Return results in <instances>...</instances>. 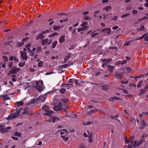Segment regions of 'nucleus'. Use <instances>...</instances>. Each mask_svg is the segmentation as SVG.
<instances>
[{"label":"nucleus","mask_w":148,"mask_h":148,"mask_svg":"<svg viewBox=\"0 0 148 148\" xmlns=\"http://www.w3.org/2000/svg\"><path fill=\"white\" fill-rule=\"evenodd\" d=\"M16 44L17 45V46L18 47H21V46L23 45L24 44V43H22V42H18L16 43Z\"/></svg>","instance_id":"obj_35"},{"label":"nucleus","mask_w":148,"mask_h":148,"mask_svg":"<svg viewBox=\"0 0 148 148\" xmlns=\"http://www.w3.org/2000/svg\"><path fill=\"white\" fill-rule=\"evenodd\" d=\"M62 106H64L65 108H67L69 107V106L67 105H66L65 103H63V105H62Z\"/></svg>","instance_id":"obj_57"},{"label":"nucleus","mask_w":148,"mask_h":148,"mask_svg":"<svg viewBox=\"0 0 148 148\" xmlns=\"http://www.w3.org/2000/svg\"><path fill=\"white\" fill-rule=\"evenodd\" d=\"M58 43V41H55L52 44V47L53 48H55L56 46Z\"/></svg>","instance_id":"obj_28"},{"label":"nucleus","mask_w":148,"mask_h":148,"mask_svg":"<svg viewBox=\"0 0 148 148\" xmlns=\"http://www.w3.org/2000/svg\"><path fill=\"white\" fill-rule=\"evenodd\" d=\"M57 68L58 69V70L60 71L63 68L62 65L58 66Z\"/></svg>","instance_id":"obj_47"},{"label":"nucleus","mask_w":148,"mask_h":148,"mask_svg":"<svg viewBox=\"0 0 148 148\" xmlns=\"http://www.w3.org/2000/svg\"><path fill=\"white\" fill-rule=\"evenodd\" d=\"M127 62V61L125 60H123L122 61H121V64L123 65L126 64Z\"/></svg>","instance_id":"obj_44"},{"label":"nucleus","mask_w":148,"mask_h":148,"mask_svg":"<svg viewBox=\"0 0 148 148\" xmlns=\"http://www.w3.org/2000/svg\"><path fill=\"white\" fill-rule=\"evenodd\" d=\"M21 52V57L22 59L26 61L27 60V57L26 52L22 51H20V53Z\"/></svg>","instance_id":"obj_11"},{"label":"nucleus","mask_w":148,"mask_h":148,"mask_svg":"<svg viewBox=\"0 0 148 148\" xmlns=\"http://www.w3.org/2000/svg\"><path fill=\"white\" fill-rule=\"evenodd\" d=\"M45 36H46L45 34H39L38 37H45Z\"/></svg>","instance_id":"obj_46"},{"label":"nucleus","mask_w":148,"mask_h":148,"mask_svg":"<svg viewBox=\"0 0 148 148\" xmlns=\"http://www.w3.org/2000/svg\"><path fill=\"white\" fill-rule=\"evenodd\" d=\"M111 29L110 28H107L102 29L101 32L103 34H109L111 33Z\"/></svg>","instance_id":"obj_10"},{"label":"nucleus","mask_w":148,"mask_h":148,"mask_svg":"<svg viewBox=\"0 0 148 148\" xmlns=\"http://www.w3.org/2000/svg\"><path fill=\"white\" fill-rule=\"evenodd\" d=\"M25 64V62H24L23 63H19L18 64V65L20 67H23Z\"/></svg>","instance_id":"obj_38"},{"label":"nucleus","mask_w":148,"mask_h":148,"mask_svg":"<svg viewBox=\"0 0 148 148\" xmlns=\"http://www.w3.org/2000/svg\"><path fill=\"white\" fill-rule=\"evenodd\" d=\"M142 82H143L142 81H139L138 82V83L137 85V88L140 87L141 86L142 83Z\"/></svg>","instance_id":"obj_34"},{"label":"nucleus","mask_w":148,"mask_h":148,"mask_svg":"<svg viewBox=\"0 0 148 148\" xmlns=\"http://www.w3.org/2000/svg\"><path fill=\"white\" fill-rule=\"evenodd\" d=\"M42 110L46 112L43 114L44 115H48L50 116L51 114H52L53 111L52 110H50L49 107L46 105H45L42 107Z\"/></svg>","instance_id":"obj_2"},{"label":"nucleus","mask_w":148,"mask_h":148,"mask_svg":"<svg viewBox=\"0 0 148 148\" xmlns=\"http://www.w3.org/2000/svg\"><path fill=\"white\" fill-rule=\"evenodd\" d=\"M129 15V14H125L123 15L122 16H121V17L122 18H123L124 17H126L127 16Z\"/></svg>","instance_id":"obj_60"},{"label":"nucleus","mask_w":148,"mask_h":148,"mask_svg":"<svg viewBox=\"0 0 148 148\" xmlns=\"http://www.w3.org/2000/svg\"><path fill=\"white\" fill-rule=\"evenodd\" d=\"M101 89L105 91L108 90V86L107 85H104L101 86Z\"/></svg>","instance_id":"obj_19"},{"label":"nucleus","mask_w":148,"mask_h":148,"mask_svg":"<svg viewBox=\"0 0 148 148\" xmlns=\"http://www.w3.org/2000/svg\"><path fill=\"white\" fill-rule=\"evenodd\" d=\"M41 50V48L40 47H38L36 49V52L37 53L40 52Z\"/></svg>","instance_id":"obj_41"},{"label":"nucleus","mask_w":148,"mask_h":148,"mask_svg":"<svg viewBox=\"0 0 148 148\" xmlns=\"http://www.w3.org/2000/svg\"><path fill=\"white\" fill-rule=\"evenodd\" d=\"M127 71L128 73H129L132 70V68H131L127 67Z\"/></svg>","instance_id":"obj_54"},{"label":"nucleus","mask_w":148,"mask_h":148,"mask_svg":"<svg viewBox=\"0 0 148 148\" xmlns=\"http://www.w3.org/2000/svg\"><path fill=\"white\" fill-rule=\"evenodd\" d=\"M141 123L142 124V128H143L145 125L146 123L145 122V121L143 120H142L141 121Z\"/></svg>","instance_id":"obj_31"},{"label":"nucleus","mask_w":148,"mask_h":148,"mask_svg":"<svg viewBox=\"0 0 148 148\" xmlns=\"http://www.w3.org/2000/svg\"><path fill=\"white\" fill-rule=\"evenodd\" d=\"M3 59L6 62H7L8 61V57L5 56H2Z\"/></svg>","instance_id":"obj_36"},{"label":"nucleus","mask_w":148,"mask_h":148,"mask_svg":"<svg viewBox=\"0 0 148 148\" xmlns=\"http://www.w3.org/2000/svg\"><path fill=\"white\" fill-rule=\"evenodd\" d=\"M111 99L112 100H119L120 99V98H118L117 97H113L112 98H111Z\"/></svg>","instance_id":"obj_43"},{"label":"nucleus","mask_w":148,"mask_h":148,"mask_svg":"<svg viewBox=\"0 0 148 148\" xmlns=\"http://www.w3.org/2000/svg\"><path fill=\"white\" fill-rule=\"evenodd\" d=\"M71 55V53H69V55L64 58V63H66V62L67 61L69 60V59L70 58Z\"/></svg>","instance_id":"obj_16"},{"label":"nucleus","mask_w":148,"mask_h":148,"mask_svg":"<svg viewBox=\"0 0 148 148\" xmlns=\"http://www.w3.org/2000/svg\"><path fill=\"white\" fill-rule=\"evenodd\" d=\"M87 25L88 23L86 22H84L82 23L81 24V26L82 27L78 28L77 30V32H79L82 31L80 34H83V31L85 30L87 28Z\"/></svg>","instance_id":"obj_4"},{"label":"nucleus","mask_w":148,"mask_h":148,"mask_svg":"<svg viewBox=\"0 0 148 148\" xmlns=\"http://www.w3.org/2000/svg\"><path fill=\"white\" fill-rule=\"evenodd\" d=\"M61 137L63 140L65 142H66L69 139L68 135L65 132H60Z\"/></svg>","instance_id":"obj_8"},{"label":"nucleus","mask_w":148,"mask_h":148,"mask_svg":"<svg viewBox=\"0 0 148 148\" xmlns=\"http://www.w3.org/2000/svg\"><path fill=\"white\" fill-rule=\"evenodd\" d=\"M58 34L57 33L55 32L54 33L51 34L49 36V37H53L54 36H58Z\"/></svg>","instance_id":"obj_37"},{"label":"nucleus","mask_w":148,"mask_h":148,"mask_svg":"<svg viewBox=\"0 0 148 148\" xmlns=\"http://www.w3.org/2000/svg\"><path fill=\"white\" fill-rule=\"evenodd\" d=\"M79 147L80 148H87L86 145L83 144H81L79 146Z\"/></svg>","instance_id":"obj_39"},{"label":"nucleus","mask_w":148,"mask_h":148,"mask_svg":"<svg viewBox=\"0 0 148 148\" xmlns=\"http://www.w3.org/2000/svg\"><path fill=\"white\" fill-rule=\"evenodd\" d=\"M65 41L64 38H60L59 41L60 43H61L64 42Z\"/></svg>","instance_id":"obj_40"},{"label":"nucleus","mask_w":148,"mask_h":148,"mask_svg":"<svg viewBox=\"0 0 148 148\" xmlns=\"http://www.w3.org/2000/svg\"><path fill=\"white\" fill-rule=\"evenodd\" d=\"M97 111V110L96 108H95L94 110H91L90 111L89 113L90 114H92L94 112Z\"/></svg>","instance_id":"obj_49"},{"label":"nucleus","mask_w":148,"mask_h":148,"mask_svg":"<svg viewBox=\"0 0 148 148\" xmlns=\"http://www.w3.org/2000/svg\"><path fill=\"white\" fill-rule=\"evenodd\" d=\"M119 27L118 26H115L112 28V29L114 30H116L118 29Z\"/></svg>","instance_id":"obj_63"},{"label":"nucleus","mask_w":148,"mask_h":148,"mask_svg":"<svg viewBox=\"0 0 148 148\" xmlns=\"http://www.w3.org/2000/svg\"><path fill=\"white\" fill-rule=\"evenodd\" d=\"M101 74V73L100 72L98 71L95 74V76L99 75Z\"/></svg>","instance_id":"obj_56"},{"label":"nucleus","mask_w":148,"mask_h":148,"mask_svg":"<svg viewBox=\"0 0 148 148\" xmlns=\"http://www.w3.org/2000/svg\"><path fill=\"white\" fill-rule=\"evenodd\" d=\"M21 134H22L21 133L18 132H15L14 135V136H17L20 137L21 136Z\"/></svg>","instance_id":"obj_32"},{"label":"nucleus","mask_w":148,"mask_h":148,"mask_svg":"<svg viewBox=\"0 0 148 148\" xmlns=\"http://www.w3.org/2000/svg\"><path fill=\"white\" fill-rule=\"evenodd\" d=\"M121 60H119L116 62V65H119L120 64H121Z\"/></svg>","instance_id":"obj_50"},{"label":"nucleus","mask_w":148,"mask_h":148,"mask_svg":"<svg viewBox=\"0 0 148 148\" xmlns=\"http://www.w3.org/2000/svg\"><path fill=\"white\" fill-rule=\"evenodd\" d=\"M12 139L14 140H18V138H17L16 137L12 136L11 137Z\"/></svg>","instance_id":"obj_58"},{"label":"nucleus","mask_w":148,"mask_h":148,"mask_svg":"<svg viewBox=\"0 0 148 148\" xmlns=\"http://www.w3.org/2000/svg\"><path fill=\"white\" fill-rule=\"evenodd\" d=\"M16 103L17 104V106L16 107L17 108H18L20 106H22L23 104V101L16 102Z\"/></svg>","instance_id":"obj_23"},{"label":"nucleus","mask_w":148,"mask_h":148,"mask_svg":"<svg viewBox=\"0 0 148 148\" xmlns=\"http://www.w3.org/2000/svg\"><path fill=\"white\" fill-rule=\"evenodd\" d=\"M56 91L57 92H59L61 94H63L65 92L66 90L64 88H61L59 89H57ZM57 93H58V92H57Z\"/></svg>","instance_id":"obj_14"},{"label":"nucleus","mask_w":148,"mask_h":148,"mask_svg":"<svg viewBox=\"0 0 148 148\" xmlns=\"http://www.w3.org/2000/svg\"><path fill=\"white\" fill-rule=\"evenodd\" d=\"M24 109L22 108H16L17 111L19 112V114H23V110Z\"/></svg>","instance_id":"obj_17"},{"label":"nucleus","mask_w":148,"mask_h":148,"mask_svg":"<svg viewBox=\"0 0 148 148\" xmlns=\"http://www.w3.org/2000/svg\"><path fill=\"white\" fill-rule=\"evenodd\" d=\"M51 119L52 120V121L53 123H54L55 122V121L56 119H58L59 120L60 119L57 117L54 116L53 117L51 116Z\"/></svg>","instance_id":"obj_22"},{"label":"nucleus","mask_w":148,"mask_h":148,"mask_svg":"<svg viewBox=\"0 0 148 148\" xmlns=\"http://www.w3.org/2000/svg\"><path fill=\"white\" fill-rule=\"evenodd\" d=\"M11 128V127H7L5 128H3L1 129H0V131L2 133H7L9 131V130Z\"/></svg>","instance_id":"obj_12"},{"label":"nucleus","mask_w":148,"mask_h":148,"mask_svg":"<svg viewBox=\"0 0 148 148\" xmlns=\"http://www.w3.org/2000/svg\"><path fill=\"white\" fill-rule=\"evenodd\" d=\"M145 28L144 26V25H142L141 27L139 28V30L140 31L143 30Z\"/></svg>","instance_id":"obj_53"},{"label":"nucleus","mask_w":148,"mask_h":148,"mask_svg":"<svg viewBox=\"0 0 148 148\" xmlns=\"http://www.w3.org/2000/svg\"><path fill=\"white\" fill-rule=\"evenodd\" d=\"M129 82V81L128 80H126L125 81H121V83L122 84H127Z\"/></svg>","instance_id":"obj_45"},{"label":"nucleus","mask_w":148,"mask_h":148,"mask_svg":"<svg viewBox=\"0 0 148 148\" xmlns=\"http://www.w3.org/2000/svg\"><path fill=\"white\" fill-rule=\"evenodd\" d=\"M125 58L126 59V61H127L128 62H129V60H131V58L130 57H128L127 56H125Z\"/></svg>","instance_id":"obj_59"},{"label":"nucleus","mask_w":148,"mask_h":148,"mask_svg":"<svg viewBox=\"0 0 148 148\" xmlns=\"http://www.w3.org/2000/svg\"><path fill=\"white\" fill-rule=\"evenodd\" d=\"M74 82L77 85H79L80 83L79 82H80L79 80L75 79L73 78Z\"/></svg>","instance_id":"obj_24"},{"label":"nucleus","mask_w":148,"mask_h":148,"mask_svg":"<svg viewBox=\"0 0 148 148\" xmlns=\"http://www.w3.org/2000/svg\"><path fill=\"white\" fill-rule=\"evenodd\" d=\"M108 67V71L110 73L112 72L114 69H115L114 66L112 65H107Z\"/></svg>","instance_id":"obj_15"},{"label":"nucleus","mask_w":148,"mask_h":148,"mask_svg":"<svg viewBox=\"0 0 148 148\" xmlns=\"http://www.w3.org/2000/svg\"><path fill=\"white\" fill-rule=\"evenodd\" d=\"M21 69L19 68H17L15 66H14L9 72L8 75H10L12 74H16L17 73L20 71Z\"/></svg>","instance_id":"obj_3"},{"label":"nucleus","mask_w":148,"mask_h":148,"mask_svg":"<svg viewBox=\"0 0 148 148\" xmlns=\"http://www.w3.org/2000/svg\"><path fill=\"white\" fill-rule=\"evenodd\" d=\"M111 8L110 6H108L104 8V10L106 11H108L109 10L111 9Z\"/></svg>","instance_id":"obj_42"},{"label":"nucleus","mask_w":148,"mask_h":148,"mask_svg":"<svg viewBox=\"0 0 148 148\" xmlns=\"http://www.w3.org/2000/svg\"><path fill=\"white\" fill-rule=\"evenodd\" d=\"M130 121L132 123H134L136 122V120L133 117H131L130 118Z\"/></svg>","instance_id":"obj_30"},{"label":"nucleus","mask_w":148,"mask_h":148,"mask_svg":"<svg viewBox=\"0 0 148 148\" xmlns=\"http://www.w3.org/2000/svg\"><path fill=\"white\" fill-rule=\"evenodd\" d=\"M143 38H144V40L148 42V38H136L135 39V40H139Z\"/></svg>","instance_id":"obj_27"},{"label":"nucleus","mask_w":148,"mask_h":148,"mask_svg":"<svg viewBox=\"0 0 148 148\" xmlns=\"http://www.w3.org/2000/svg\"><path fill=\"white\" fill-rule=\"evenodd\" d=\"M140 94H142L144 93L145 92V90L143 89L140 90Z\"/></svg>","instance_id":"obj_61"},{"label":"nucleus","mask_w":148,"mask_h":148,"mask_svg":"<svg viewBox=\"0 0 148 148\" xmlns=\"http://www.w3.org/2000/svg\"><path fill=\"white\" fill-rule=\"evenodd\" d=\"M64 85L65 86V87H69V88H70L71 87L70 86H72V85L71 84H67L65 85Z\"/></svg>","instance_id":"obj_52"},{"label":"nucleus","mask_w":148,"mask_h":148,"mask_svg":"<svg viewBox=\"0 0 148 148\" xmlns=\"http://www.w3.org/2000/svg\"><path fill=\"white\" fill-rule=\"evenodd\" d=\"M117 19V17L116 16H114L110 20H115Z\"/></svg>","instance_id":"obj_62"},{"label":"nucleus","mask_w":148,"mask_h":148,"mask_svg":"<svg viewBox=\"0 0 148 148\" xmlns=\"http://www.w3.org/2000/svg\"><path fill=\"white\" fill-rule=\"evenodd\" d=\"M48 39H46L42 40L41 42V43L42 45L43 46H44L46 44H48Z\"/></svg>","instance_id":"obj_21"},{"label":"nucleus","mask_w":148,"mask_h":148,"mask_svg":"<svg viewBox=\"0 0 148 148\" xmlns=\"http://www.w3.org/2000/svg\"><path fill=\"white\" fill-rule=\"evenodd\" d=\"M50 92H49L45 94L44 95L40 96L38 98V101L39 102H44L47 97L48 95L50 93Z\"/></svg>","instance_id":"obj_6"},{"label":"nucleus","mask_w":148,"mask_h":148,"mask_svg":"<svg viewBox=\"0 0 148 148\" xmlns=\"http://www.w3.org/2000/svg\"><path fill=\"white\" fill-rule=\"evenodd\" d=\"M53 103L55 105L53 108V110L57 112L60 111L62 106V103L61 102H59L58 105H56L57 104V103L54 101Z\"/></svg>","instance_id":"obj_5"},{"label":"nucleus","mask_w":148,"mask_h":148,"mask_svg":"<svg viewBox=\"0 0 148 148\" xmlns=\"http://www.w3.org/2000/svg\"><path fill=\"white\" fill-rule=\"evenodd\" d=\"M68 82L70 83H72L74 82L73 78L70 79L68 81Z\"/></svg>","instance_id":"obj_51"},{"label":"nucleus","mask_w":148,"mask_h":148,"mask_svg":"<svg viewBox=\"0 0 148 148\" xmlns=\"http://www.w3.org/2000/svg\"><path fill=\"white\" fill-rule=\"evenodd\" d=\"M123 76V73H119L118 72H116L114 75L115 78L119 79H121Z\"/></svg>","instance_id":"obj_9"},{"label":"nucleus","mask_w":148,"mask_h":148,"mask_svg":"<svg viewBox=\"0 0 148 148\" xmlns=\"http://www.w3.org/2000/svg\"><path fill=\"white\" fill-rule=\"evenodd\" d=\"M30 111V110L28 108H25L23 110V114H29L28 113Z\"/></svg>","instance_id":"obj_20"},{"label":"nucleus","mask_w":148,"mask_h":148,"mask_svg":"<svg viewBox=\"0 0 148 148\" xmlns=\"http://www.w3.org/2000/svg\"><path fill=\"white\" fill-rule=\"evenodd\" d=\"M134 41V40H132L128 42H126L124 43V45L128 46L131 45H132Z\"/></svg>","instance_id":"obj_18"},{"label":"nucleus","mask_w":148,"mask_h":148,"mask_svg":"<svg viewBox=\"0 0 148 148\" xmlns=\"http://www.w3.org/2000/svg\"><path fill=\"white\" fill-rule=\"evenodd\" d=\"M62 98L61 99L60 101L62 102L63 103H65L69 101V99L68 98L64 96H63Z\"/></svg>","instance_id":"obj_13"},{"label":"nucleus","mask_w":148,"mask_h":148,"mask_svg":"<svg viewBox=\"0 0 148 148\" xmlns=\"http://www.w3.org/2000/svg\"><path fill=\"white\" fill-rule=\"evenodd\" d=\"M140 145V143L138 142L137 140H135L133 146L134 147H137Z\"/></svg>","instance_id":"obj_25"},{"label":"nucleus","mask_w":148,"mask_h":148,"mask_svg":"<svg viewBox=\"0 0 148 148\" xmlns=\"http://www.w3.org/2000/svg\"><path fill=\"white\" fill-rule=\"evenodd\" d=\"M43 84V82L42 81H39L36 82L35 88L40 92H41L44 90V86H42Z\"/></svg>","instance_id":"obj_1"},{"label":"nucleus","mask_w":148,"mask_h":148,"mask_svg":"<svg viewBox=\"0 0 148 148\" xmlns=\"http://www.w3.org/2000/svg\"><path fill=\"white\" fill-rule=\"evenodd\" d=\"M91 34L92 37H94L97 36L98 34V33L97 32V31H95L92 32Z\"/></svg>","instance_id":"obj_26"},{"label":"nucleus","mask_w":148,"mask_h":148,"mask_svg":"<svg viewBox=\"0 0 148 148\" xmlns=\"http://www.w3.org/2000/svg\"><path fill=\"white\" fill-rule=\"evenodd\" d=\"M141 37H148V31L147 33L145 34Z\"/></svg>","instance_id":"obj_64"},{"label":"nucleus","mask_w":148,"mask_h":148,"mask_svg":"<svg viewBox=\"0 0 148 148\" xmlns=\"http://www.w3.org/2000/svg\"><path fill=\"white\" fill-rule=\"evenodd\" d=\"M14 60L16 62H19V59L15 56H14Z\"/></svg>","instance_id":"obj_48"},{"label":"nucleus","mask_w":148,"mask_h":148,"mask_svg":"<svg viewBox=\"0 0 148 148\" xmlns=\"http://www.w3.org/2000/svg\"><path fill=\"white\" fill-rule=\"evenodd\" d=\"M43 62L42 61H40L38 64V66L39 67H42L43 65Z\"/></svg>","instance_id":"obj_33"},{"label":"nucleus","mask_w":148,"mask_h":148,"mask_svg":"<svg viewBox=\"0 0 148 148\" xmlns=\"http://www.w3.org/2000/svg\"><path fill=\"white\" fill-rule=\"evenodd\" d=\"M61 28L60 26H56L53 27V28L54 30H59Z\"/></svg>","instance_id":"obj_29"},{"label":"nucleus","mask_w":148,"mask_h":148,"mask_svg":"<svg viewBox=\"0 0 148 148\" xmlns=\"http://www.w3.org/2000/svg\"><path fill=\"white\" fill-rule=\"evenodd\" d=\"M12 112H13L10 116L11 119H13L19 116V112L17 111L16 109L13 110Z\"/></svg>","instance_id":"obj_7"},{"label":"nucleus","mask_w":148,"mask_h":148,"mask_svg":"<svg viewBox=\"0 0 148 148\" xmlns=\"http://www.w3.org/2000/svg\"><path fill=\"white\" fill-rule=\"evenodd\" d=\"M101 61L103 62H104L105 63H107V60L106 59H101Z\"/></svg>","instance_id":"obj_55"}]
</instances>
